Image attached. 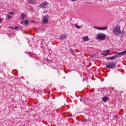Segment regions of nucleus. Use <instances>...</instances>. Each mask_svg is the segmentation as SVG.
<instances>
[{"label": "nucleus", "mask_w": 126, "mask_h": 126, "mask_svg": "<svg viewBox=\"0 0 126 126\" xmlns=\"http://www.w3.org/2000/svg\"><path fill=\"white\" fill-rule=\"evenodd\" d=\"M2 21V20H1V18H0V23H1Z\"/></svg>", "instance_id": "23"}, {"label": "nucleus", "mask_w": 126, "mask_h": 126, "mask_svg": "<svg viewBox=\"0 0 126 126\" xmlns=\"http://www.w3.org/2000/svg\"><path fill=\"white\" fill-rule=\"evenodd\" d=\"M70 54H72V55H74V52H73V50H72V49L70 50Z\"/></svg>", "instance_id": "18"}, {"label": "nucleus", "mask_w": 126, "mask_h": 126, "mask_svg": "<svg viewBox=\"0 0 126 126\" xmlns=\"http://www.w3.org/2000/svg\"><path fill=\"white\" fill-rule=\"evenodd\" d=\"M95 29H97V30H101V27H94Z\"/></svg>", "instance_id": "15"}, {"label": "nucleus", "mask_w": 126, "mask_h": 126, "mask_svg": "<svg viewBox=\"0 0 126 126\" xmlns=\"http://www.w3.org/2000/svg\"><path fill=\"white\" fill-rule=\"evenodd\" d=\"M112 32L116 36H119L121 35V33H122L121 31V27H120L119 26H117L113 28Z\"/></svg>", "instance_id": "1"}, {"label": "nucleus", "mask_w": 126, "mask_h": 126, "mask_svg": "<svg viewBox=\"0 0 126 126\" xmlns=\"http://www.w3.org/2000/svg\"><path fill=\"white\" fill-rule=\"evenodd\" d=\"M117 58H118V55H114L111 57H108L107 60H111V61H113V60H115V59H117Z\"/></svg>", "instance_id": "7"}, {"label": "nucleus", "mask_w": 126, "mask_h": 126, "mask_svg": "<svg viewBox=\"0 0 126 126\" xmlns=\"http://www.w3.org/2000/svg\"><path fill=\"white\" fill-rule=\"evenodd\" d=\"M82 39H83L84 42H87V41H89V37H88V36H87L83 37Z\"/></svg>", "instance_id": "9"}, {"label": "nucleus", "mask_w": 126, "mask_h": 126, "mask_svg": "<svg viewBox=\"0 0 126 126\" xmlns=\"http://www.w3.org/2000/svg\"><path fill=\"white\" fill-rule=\"evenodd\" d=\"M7 19H11V16L7 14Z\"/></svg>", "instance_id": "19"}, {"label": "nucleus", "mask_w": 126, "mask_h": 126, "mask_svg": "<svg viewBox=\"0 0 126 126\" xmlns=\"http://www.w3.org/2000/svg\"><path fill=\"white\" fill-rule=\"evenodd\" d=\"M29 23V21H28V20H25V23H24L25 25H28Z\"/></svg>", "instance_id": "13"}, {"label": "nucleus", "mask_w": 126, "mask_h": 126, "mask_svg": "<svg viewBox=\"0 0 126 126\" xmlns=\"http://www.w3.org/2000/svg\"><path fill=\"white\" fill-rule=\"evenodd\" d=\"M109 100V97L108 96H104L102 98V101L103 102H107Z\"/></svg>", "instance_id": "12"}, {"label": "nucleus", "mask_w": 126, "mask_h": 126, "mask_svg": "<svg viewBox=\"0 0 126 126\" xmlns=\"http://www.w3.org/2000/svg\"><path fill=\"white\" fill-rule=\"evenodd\" d=\"M65 39H66V36L64 34L60 35V40H65Z\"/></svg>", "instance_id": "10"}, {"label": "nucleus", "mask_w": 126, "mask_h": 126, "mask_svg": "<svg viewBox=\"0 0 126 126\" xmlns=\"http://www.w3.org/2000/svg\"><path fill=\"white\" fill-rule=\"evenodd\" d=\"M87 121V119H84L83 122H84V123H85V122H86Z\"/></svg>", "instance_id": "22"}, {"label": "nucleus", "mask_w": 126, "mask_h": 126, "mask_svg": "<svg viewBox=\"0 0 126 126\" xmlns=\"http://www.w3.org/2000/svg\"><path fill=\"white\" fill-rule=\"evenodd\" d=\"M107 68H110L111 69H114L116 67V63L115 62H109L105 64Z\"/></svg>", "instance_id": "3"}, {"label": "nucleus", "mask_w": 126, "mask_h": 126, "mask_svg": "<svg viewBox=\"0 0 126 126\" xmlns=\"http://www.w3.org/2000/svg\"><path fill=\"white\" fill-rule=\"evenodd\" d=\"M108 29V27H101V30H107Z\"/></svg>", "instance_id": "14"}, {"label": "nucleus", "mask_w": 126, "mask_h": 126, "mask_svg": "<svg viewBox=\"0 0 126 126\" xmlns=\"http://www.w3.org/2000/svg\"><path fill=\"white\" fill-rule=\"evenodd\" d=\"M121 54H122V56H123V55H124L123 51L121 52Z\"/></svg>", "instance_id": "26"}, {"label": "nucleus", "mask_w": 126, "mask_h": 126, "mask_svg": "<svg viewBox=\"0 0 126 126\" xmlns=\"http://www.w3.org/2000/svg\"><path fill=\"white\" fill-rule=\"evenodd\" d=\"M106 34L103 33H98L97 34L96 39L97 40H100L101 41H104L106 39Z\"/></svg>", "instance_id": "2"}, {"label": "nucleus", "mask_w": 126, "mask_h": 126, "mask_svg": "<svg viewBox=\"0 0 126 126\" xmlns=\"http://www.w3.org/2000/svg\"><path fill=\"white\" fill-rule=\"evenodd\" d=\"M117 54H118V55H119V56H122V52H119Z\"/></svg>", "instance_id": "21"}, {"label": "nucleus", "mask_w": 126, "mask_h": 126, "mask_svg": "<svg viewBox=\"0 0 126 126\" xmlns=\"http://www.w3.org/2000/svg\"><path fill=\"white\" fill-rule=\"evenodd\" d=\"M95 56H96L95 55H93V54H92L90 55V58L91 59H93V58H94L95 57Z\"/></svg>", "instance_id": "16"}, {"label": "nucleus", "mask_w": 126, "mask_h": 126, "mask_svg": "<svg viewBox=\"0 0 126 126\" xmlns=\"http://www.w3.org/2000/svg\"><path fill=\"white\" fill-rule=\"evenodd\" d=\"M29 3L31 4H35L36 3V0H27Z\"/></svg>", "instance_id": "8"}, {"label": "nucleus", "mask_w": 126, "mask_h": 126, "mask_svg": "<svg viewBox=\"0 0 126 126\" xmlns=\"http://www.w3.org/2000/svg\"><path fill=\"white\" fill-rule=\"evenodd\" d=\"M8 14H11V15H13V14H14V12H9Z\"/></svg>", "instance_id": "20"}, {"label": "nucleus", "mask_w": 126, "mask_h": 126, "mask_svg": "<svg viewBox=\"0 0 126 126\" xmlns=\"http://www.w3.org/2000/svg\"><path fill=\"white\" fill-rule=\"evenodd\" d=\"M14 28H15V29H18V27H15Z\"/></svg>", "instance_id": "24"}, {"label": "nucleus", "mask_w": 126, "mask_h": 126, "mask_svg": "<svg viewBox=\"0 0 126 126\" xmlns=\"http://www.w3.org/2000/svg\"><path fill=\"white\" fill-rule=\"evenodd\" d=\"M110 54V50H106L105 51H104L103 53L101 54L102 56H105L106 57V56H108Z\"/></svg>", "instance_id": "6"}, {"label": "nucleus", "mask_w": 126, "mask_h": 126, "mask_svg": "<svg viewBox=\"0 0 126 126\" xmlns=\"http://www.w3.org/2000/svg\"><path fill=\"white\" fill-rule=\"evenodd\" d=\"M47 5H49V3H48V2L47 1H44L42 3H41L39 6L40 7V8H46V7H47Z\"/></svg>", "instance_id": "5"}, {"label": "nucleus", "mask_w": 126, "mask_h": 126, "mask_svg": "<svg viewBox=\"0 0 126 126\" xmlns=\"http://www.w3.org/2000/svg\"><path fill=\"white\" fill-rule=\"evenodd\" d=\"M72 0V1H75V0Z\"/></svg>", "instance_id": "27"}, {"label": "nucleus", "mask_w": 126, "mask_h": 126, "mask_svg": "<svg viewBox=\"0 0 126 126\" xmlns=\"http://www.w3.org/2000/svg\"><path fill=\"white\" fill-rule=\"evenodd\" d=\"M114 117L118 118V115H114Z\"/></svg>", "instance_id": "25"}, {"label": "nucleus", "mask_w": 126, "mask_h": 126, "mask_svg": "<svg viewBox=\"0 0 126 126\" xmlns=\"http://www.w3.org/2000/svg\"><path fill=\"white\" fill-rule=\"evenodd\" d=\"M26 17V14H25V13H22L21 15V20H23V19H24V18H25Z\"/></svg>", "instance_id": "11"}, {"label": "nucleus", "mask_w": 126, "mask_h": 126, "mask_svg": "<svg viewBox=\"0 0 126 126\" xmlns=\"http://www.w3.org/2000/svg\"><path fill=\"white\" fill-rule=\"evenodd\" d=\"M43 23H45V24H47L48 22H49V15H46L44 16L42 19Z\"/></svg>", "instance_id": "4"}, {"label": "nucleus", "mask_w": 126, "mask_h": 126, "mask_svg": "<svg viewBox=\"0 0 126 126\" xmlns=\"http://www.w3.org/2000/svg\"><path fill=\"white\" fill-rule=\"evenodd\" d=\"M75 27H76V28H78V29H80V26H79L78 25H77V24H75Z\"/></svg>", "instance_id": "17"}]
</instances>
